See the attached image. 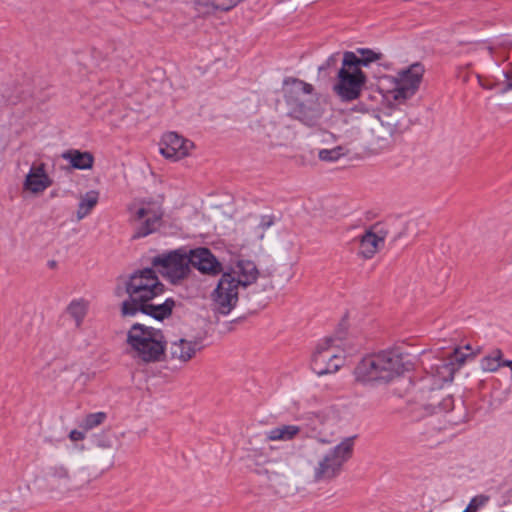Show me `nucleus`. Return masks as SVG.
Returning a JSON list of instances; mask_svg holds the SVG:
<instances>
[{"label": "nucleus", "instance_id": "nucleus-37", "mask_svg": "<svg viewBox=\"0 0 512 512\" xmlns=\"http://www.w3.org/2000/svg\"><path fill=\"white\" fill-rule=\"evenodd\" d=\"M502 366H507V367H510L512 369V360H502L501 359V367Z\"/></svg>", "mask_w": 512, "mask_h": 512}, {"label": "nucleus", "instance_id": "nucleus-5", "mask_svg": "<svg viewBox=\"0 0 512 512\" xmlns=\"http://www.w3.org/2000/svg\"><path fill=\"white\" fill-rule=\"evenodd\" d=\"M285 92L286 103L290 106V115L307 126H314L321 118L319 105L315 100H303L302 95H311L313 85L298 78H287Z\"/></svg>", "mask_w": 512, "mask_h": 512}, {"label": "nucleus", "instance_id": "nucleus-24", "mask_svg": "<svg viewBox=\"0 0 512 512\" xmlns=\"http://www.w3.org/2000/svg\"><path fill=\"white\" fill-rule=\"evenodd\" d=\"M99 200V192L96 190H90L85 193L80 198L78 209H77V219L81 220L90 214L92 209L97 205Z\"/></svg>", "mask_w": 512, "mask_h": 512}, {"label": "nucleus", "instance_id": "nucleus-20", "mask_svg": "<svg viewBox=\"0 0 512 512\" xmlns=\"http://www.w3.org/2000/svg\"><path fill=\"white\" fill-rule=\"evenodd\" d=\"M52 185V180L45 171V164L32 165L26 176L24 187L33 193H41Z\"/></svg>", "mask_w": 512, "mask_h": 512}, {"label": "nucleus", "instance_id": "nucleus-6", "mask_svg": "<svg viewBox=\"0 0 512 512\" xmlns=\"http://www.w3.org/2000/svg\"><path fill=\"white\" fill-rule=\"evenodd\" d=\"M129 222L133 227L132 239L144 238L155 233L162 225L164 212L152 201L142 200L140 206L128 207Z\"/></svg>", "mask_w": 512, "mask_h": 512}, {"label": "nucleus", "instance_id": "nucleus-18", "mask_svg": "<svg viewBox=\"0 0 512 512\" xmlns=\"http://www.w3.org/2000/svg\"><path fill=\"white\" fill-rule=\"evenodd\" d=\"M427 402L420 405L425 415L449 412L453 409L454 399L451 395H443L439 390L431 389L427 394Z\"/></svg>", "mask_w": 512, "mask_h": 512}, {"label": "nucleus", "instance_id": "nucleus-3", "mask_svg": "<svg viewBox=\"0 0 512 512\" xmlns=\"http://www.w3.org/2000/svg\"><path fill=\"white\" fill-rule=\"evenodd\" d=\"M165 286L153 268L134 271L124 282V291L128 298L121 304V315L125 317V305L137 308L138 305L153 301L164 293Z\"/></svg>", "mask_w": 512, "mask_h": 512}, {"label": "nucleus", "instance_id": "nucleus-28", "mask_svg": "<svg viewBox=\"0 0 512 512\" xmlns=\"http://www.w3.org/2000/svg\"><path fill=\"white\" fill-rule=\"evenodd\" d=\"M276 222V217L273 214L270 215H262L260 217V221L258 226L254 229L255 237L258 240H263L265 236V231L273 226Z\"/></svg>", "mask_w": 512, "mask_h": 512}, {"label": "nucleus", "instance_id": "nucleus-27", "mask_svg": "<svg viewBox=\"0 0 512 512\" xmlns=\"http://www.w3.org/2000/svg\"><path fill=\"white\" fill-rule=\"evenodd\" d=\"M107 419V414L105 412H96L87 414L80 427H82L85 431H89L103 424Z\"/></svg>", "mask_w": 512, "mask_h": 512}, {"label": "nucleus", "instance_id": "nucleus-7", "mask_svg": "<svg viewBox=\"0 0 512 512\" xmlns=\"http://www.w3.org/2000/svg\"><path fill=\"white\" fill-rule=\"evenodd\" d=\"M354 437L345 438L325 453L314 467L315 481H330L342 471L344 464L352 457Z\"/></svg>", "mask_w": 512, "mask_h": 512}, {"label": "nucleus", "instance_id": "nucleus-21", "mask_svg": "<svg viewBox=\"0 0 512 512\" xmlns=\"http://www.w3.org/2000/svg\"><path fill=\"white\" fill-rule=\"evenodd\" d=\"M384 237L378 236L371 229L360 237V249L358 254L364 259H371L384 245Z\"/></svg>", "mask_w": 512, "mask_h": 512}, {"label": "nucleus", "instance_id": "nucleus-31", "mask_svg": "<svg viewBox=\"0 0 512 512\" xmlns=\"http://www.w3.org/2000/svg\"><path fill=\"white\" fill-rule=\"evenodd\" d=\"M339 58H340V53L339 52L331 54L326 59V61L322 65L319 66V68H318L319 73L325 72L326 70H328L330 68L336 67V65H337V63L339 61Z\"/></svg>", "mask_w": 512, "mask_h": 512}, {"label": "nucleus", "instance_id": "nucleus-14", "mask_svg": "<svg viewBox=\"0 0 512 512\" xmlns=\"http://www.w3.org/2000/svg\"><path fill=\"white\" fill-rule=\"evenodd\" d=\"M175 305L176 302L173 298H167L163 303H155L154 300L147 301L146 303L138 305L137 308H128L126 304L125 317H133L141 312L154 318L155 320L163 321L164 319L171 316Z\"/></svg>", "mask_w": 512, "mask_h": 512}, {"label": "nucleus", "instance_id": "nucleus-15", "mask_svg": "<svg viewBox=\"0 0 512 512\" xmlns=\"http://www.w3.org/2000/svg\"><path fill=\"white\" fill-rule=\"evenodd\" d=\"M381 125L394 137L404 133L410 126L406 113L399 107L389 106L378 116Z\"/></svg>", "mask_w": 512, "mask_h": 512}, {"label": "nucleus", "instance_id": "nucleus-36", "mask_svg": "<svg viewBox=\"0 0 512 512\" xmlns=\"http://www.w3.org/2000/svg\"><path fill=\"white\" fill-rule=\"evenodd\" d=\"M505 78L507 80V84L505 88L503 89V92H507L509 90H512V68L504 73Z\"/></svg>", "mask_w": 512, "mask_h": 512}, {"label": "nucleus", "instance_id": "nucleus-32", "mask_svg": "<svg viewBox=\"0 0 512 512\" xmlns=\"http://www.w3.org/2000/svg\"><path fill=\"white\" fill-rule=\"evenodd\" d=\"M196 5L201 9L204 8L206 12L210 10H219L216 0H195Z\"/></svg>", "mask_w": 512, "mask_h": 512}, {"label": "nucleus", "instance_id": "nucleus-23", "mask_svg": "<svg viewBox=\"0 0 512 512\" xmlns=\"http://www.w3.org/2000/svg\"><path fill=\"white\" fill-rule=\"evenodd\" d=\"M297 425H280L266 432V439L269 441H289L300 433Z\"/></svg>", "mask_w": 512, "mask_h": 512}, {"label": "nucleus", "instance_id": "nucleus-25", "mask_svg": "<svg viewBox=\"0 0 512 512\" xmlns=\"http://www.w3.org/2000/svg\"><path fill=\"white\" fill-rule=\"evenodd\" d=\"M66 311L74 319L76 327H80L87 314V303L83 299L73 300Z\"/></svg>", "mask_w": 512, "mask_h": 512}, {"label": "nucleus", "instance_id": "nucleus-19", "mask_svg": "<svg viewBox=\"0 0 512 512\" xmlns=\"http://www.w3.org/2000/svg\"><path fill=\"white\" fill-rule=\"evenodd\" d=\"M202 348L203 346L199 340L178 338L170 342L169 354L171 359L178 360L181 363H187Z\"/></svg>", "mask_w": 512, "mask_h": 512}, {"label": "nucleus", "instance_id": "nucleus-17", "mask_svg": "<svg viewBox=\"0 0 512 512\" xmlns=\"http://www.w3.org/2000/svg\"><path fill=\"white\" fill-rule=\"evenodd\" d=\"M357 56L355 52L345 51L343 57L345 58L346 66L368 67L371 63H377L378 66H382L385 70H390L392 67L391 62L383 61L384 55L381 52H376L369 48H358Z\"/></svg>", "mask_w": 512, "mask_h": 512}, {"label": "nucleus", "instance_id": "nucleus-26", "mask_svg": "<svg viewBox=\"0 0 512 512\" xmlns=\"http://www.w3.org/2000/svg\"><path fill=\"white\" fill-rule=\"evenodd\" d=\"M501 359L502 351L495 349L482 359L481 367L484 371L495 372L501 367Z\"/></svg>", "mask_w": 512, "mask_h": 512}, {"label": "nucleus", "instance_id": "nucleus-38", "mask_svg": "<svg viewBox=\"0 0 512 512\" xmlns=\"http://www.w3.org/2000/svg\"><path fill=\"white\" fill-rule=\"evenodd\" d=\"M49 266L50 267H55L56 266V262L55 261H50L49 262Z\"/></svg>", "mask_w": 512, "mask_h": 512}, {"label": "nucleus", "instance_id": "nucleus-16", "mask_svg": "<svg viewBox=\"0 0 512 512\" xmlns=\"http://www.w3.org/2000/svg\"><path fill=\"white\" fill-rule=\"evenodd\" d=\"M190 266L198 269L203 274L218 275L223 273L222 264L213 253L204 247L189 250Z\"/></svg>", "mask_w": 512, "mask_h": 512}, {"label": "nucleus", "instance_id": "nucleus-30", "mask_svg": "<svg viewBox=\"0 0 512 512\" xmlns=\"http://www.w3.org/2000/svg\"><path fill=\"white\" fill-rule=\"evenodd\" d=\"M489 500L488 496L478 495L471 499L464 512H476L481 506L485 505Z\"/></svg>", "mask_w": 512, "mask_h": 512}, {"label": "nucleus", "instance_id": "nucleus-39", "mask_svg": "<svg viewBox=\"0 0 512 512\" xmlns=\"http://www.w3.org/2000/svg\"><path fill=\"white\" fill-rule=\"evenodd\" d=\"M465 349H466V350L471 351V349H472V348H471V346H470V345H466V346H465Z\"/></svg>", "mask_w": 512, "mask_h": 512}, {"label": "nucleus", "instance_id": "nucleus-8", "mask_svg": "<svg viewBox=\"0 0 512 512\" xmlns=\"http://www.w3.org/2000/svg\"><path fill=\"white\" fill-rule=\"evenodd\" d=\"M345 64V58L343 57L333 91L343 102H350L361 96L367 82V76L359 67L346 66Z\"/></svg>", "mask_w": 512, "mask_h": 512}, {"label": "nucleus", "instance_id": "nucleus-22", "mask_svg": "<svg viewBox=\"0 0 512 512\" xmlns=\"http://www.w3.org/2000/svg\"><path fill=\"white\" fill-rule=\"evenodd\" d=\"M62 158L67 160L73 169L88 170L94 165V156L89 151H80L70 149L62 154Z\"/></svg>", "mask_w": 512, "mask_h": 512}, {"label": "nucleus", "instance_id": "nucleus-11", "mask_svg": "<svg viewBox=\"0 0 512 512\" xmlns=\"http://www.w3.org/2000/svg\"><path fill=\"white\" fill-rule=\"evenodd\" d=\"M424 72V66L420 62L413 63L408 68L399 71L396 77V87L392 91L393 99L401 103L413 97L419 89Z\"/></svg>", "mask_w": 512, "mask_h": 512}, {"label": "nucleus", "instance_id": "nucleus-35", "mask_svg": "<svg viewBox=\"0 0 512 512\" xmlns=\"http://www.w3.org/2000/svg\"><path fill=\"white\" fill-rule=\"evenodd\" d=\"M69 438L72 440V441H81L85 438V433L82 432V431H79V430H72L70 433H69Z\"/></svg>", "mask_w": 512, "mask_h": 512}, {"label": "nucleus", "instance_id": "nucleus-12", "mask_svg": "<svg viewBox=\"0 0 512 512\" xmlns=\"http://www.w3.org/2000/svg\"><path fill=\"white\" fill-rule=\"evenodd\" d=\"M44 489L50 493L65 494L74 489L68 469L62 464L47 468L43 476Z\"/></svg>", "mask_w": 512, "mask_h": 512}, {"label": "nucleus", "instance_id": "nucleus-1", "mask_svg": "<svg viewBox=\"0 0 512 512\" xmlns=\"http://www.w3.org/2000/svg\"><path fill=\"white\" fill-rule=\"evenodd\" d=\"M259 270L251 260H237L229 271L222 273L216 288L211 293L213 311L228 315L237 305L239 288H246L255 283Z\"/></svg>", "mask_w": 512, "mask_h": 512}, {"label": "nucleus", "instance_id": "nucleus-2", "mask_svg": "<svg viewBox=\"0 0 512 512\" xmlns=\"http://www.w3.org/2000/svg\"><path fill=\"white\" fill-rule=\"evenodd\" d=\"M405 371L403 355L389 349L362 358L354 368L355 381L363 385H381L393 381Z\"/></svg>", "mask_w": 512, "mask_h": 512}, {"label": "nucleus", "instance_id": "nucleus-9", "mask_svg": "<svg viewBox=\"0 0 512 512\" xmlns=\"http://www.w3.org/2000/svg\"><path fill=\"white\" fill-rule=\"evenodd\" d=\"M189 251L184 248L159 254L152 259L153 267H162L169 280L176 284L190 273Z\"/></svg>", "mask_w": 512, "mask_h": 512}, {"label": "nucleus", "instance_id": "nucleus-10", "mask_svg": "<svg viewBox=\"0 0 512 512\" xmlns=\"http://www.w3.org/2000/svg\"><path fill=\"white\" fill-rule=\"evenodd\" d=\"M336 339L325 338L312 355V370L319 376L335 373L344 364V357L338 353Z\"/></svg>", "mask_w": 512, "mask_h": 512}, {"label": "nucleus", "instance_id": "nucleus-33", "mask_svg": "<svg viewBox=\"0 0 512 512\" xmlns=\"http://www.w3.org/2000/svg\"><path fill=\"white\" fill-rule=\"evenodd\" d=\"M472 355V352L470 354H464L460 351L459 348H456L453 352L452 360L451 362L455 361L459 364H463L468 356Z\"/></svg>", "mask_w": 512, "mask_h": 512}, {"label": "nucleus", "instance_id": "nucleus-4", "mask_svg": "<svg viewBox=\"0 0 512 512\" xmlns=\"http://www.w3.org/2000/svg\"><path fill=\"white\" fill-rule=\"evenodd\" d=\"M127 344L145 363L158 362L164 355L167 341L160 329L134 323L127 333Z\"/></svg>", "mask_w": 512, "mask_h": 512}, {"label": "nucleus", "instance_id": "nucleus-29", "mask_svg": "<svg viewBox=\"0 0 512 512\" xmlns=\"http://www.w3.org/2000/svg\"><path fill=\"white\" fill-rule=\"evenodd\" d=\"M343 155L344 152L341 146H337L332 149H322L318 153L319 159L326 162L337 161Z\"/></svg>", "mask_w": 512, "mask_h": 512}, {"label": "nucleus", "instance_id": "nucleus-34", "mask_svg": "<svg viewBox=\"0 0 512 512\" xmlns=\"http://www.w3.org/2000/svg\"><path fill=\"white\" fill-rule=\"evenodd\" d=\"M3 97L5 98L6 103L11 104V105H15L16 103H18L21 100V96L18 94L13 95V94L4 92Z\"/></svg>", "mask_w": 512, "mask_h": 512}, {"label": "nucleus", "instance_id": "nucleus-13", "mask_svg": "<svg viewBox=\"0 0 512 512\" xmlns=\"http://www.w3.org/2000/svg\"><path fill=\"white\" fill-rule=\"evenodd\" d=\"M194 148V143L183 138L175 132H168L162 136L160 143V152L167 158L179 160L186 157L190 150Z\"/></svg>", "mask_w": 512, "mask_h": 512}]
</instances>
